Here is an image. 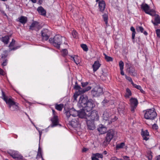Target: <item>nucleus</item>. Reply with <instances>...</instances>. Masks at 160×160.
Here are the masks:
<instances>
[{
  "label": "nucleus",
  "mask_w": 160,
  "mask_h": 160,
  "mask_svg": "<svg viewBox=\"0 0 160 160\" xmlns=\"http://www.w3.org/2000/svg\"><path fill=\"white\" fill-rule=\"evenodd\" d=\"M132 85L134 88H135L138 90H139L141 88V87L139 85H137L136 84H134V83H133Z\"/></svg>",
  "instance_id": "864d4df0"
},
{
  "label": "nucleus",
  "mask_w": 160,
  "mask_h": 160,
  "mask_svg": "<svg viewBox=\"0 0 160 160\" xmlns=\"http://www.w3.org/2000/svg\"><path fill=\"white\" fill-rule=\"evenodd\" d=\"M69 110L72 116L75 117L78 115V111L76 110L73 108L70 109Z\"/></svg>",
  "instance_id": "7c9ffc66"
},
{
  "label": "nucleus",
  "mask_w": 160,
  "mask_h": 160,
  "mask_svg": "<svg viewBox=\"0 0 160 160\" xmlns=\"http://www.w3.org/2000/svg\"><path fill=\"white\" fill-rule=\"evenodd\" d=\"M125 77L126 79L131 82L132 85L133 84V83H134L131 77L128 76L126 75H125Z\"/></svg>",
  "instance_id": "603ef678"
},
{
  "label": "nucleus",
  "mask_w": 160,
  "mask_h": 160,
  "mask_svg": "<svg viewBox=\"0 0 160 160\" xmlns=\"http://www.w3.org/2000/svg\"><path fill=\"white\" fill-rule=\"evenodd\" d=\"M37 158H41L42 160H44L42 158V155L41 151L40 150V147H39L38 148V152Z\"/></svg>",
  "instance_id": "f704fd0d"
},
{
  "label": "nucleus",
  "mask_w": 160,
  "mask_h": 160,
  "mask_svg": "<svg viewBox=\"0 0 160 160\" xmlns=\"http://www.w3.org/2000/svg\"><path fill=\"white\" fill-rule=\"evenodd\" d=\"M109 110H106L104 112L103 115L104 119L106 121L110 120L111 117L110 115H112L111 113H109Z\"/></svg>",
  "instance_id": "6ab92c4d"
},
{
  "label": "nucleus",
  "mask_w": 160,
  "mask_h": 160,
  "mask_svg": "<svg viewBox=\"0 0 160 160\" xmlns=\"http://www.w3.org/2000/svg\"><path fill=\"white\" fill-rule=\"evenodd\" d=\"M62 55L63 57H65L67 55L68 53V51L67 49H63L62 50Z\"/></svg>",
  "instance_id": "37998d69"
},
{
  "label": "nucleus",
  "mask_w": 160,
  "mask_h": 160,
  "mask_svg": "<svg viewBox=\"0 0 160 160\" xmlns=\"http://www.w3.org/2000/svg\"><path fill=\"white\" fill-rule=\"evenodd\" d=\"M123 158L124 159V160H129V158L127 156H124Z\"/></svg>",
  "instance_id": "774afa93"
},
{
  "label": "nucleus",
  "mask_w": 160,
  "mask_h": 160,
  "mask_svg": "<svg viewBox=\"0 0 160 160\" xmlns=\"http://www.w3.org/2000/svg\"><path fill=\"white\" fill-rule=\"evenodd\" d=\"M130 30L132 32V39H134L136 34L135 29L132 26L130 28Z\"/></svg>",
  "instance_id": "e433bc0d"
},
{
  "label": "nucleus",
  "mask_w": 160,
  "mask_h": 160,
  "mask_svg": "<svg viewBox=\"0 0 160 160\" xmlns=\"http://www.w3.org/2000/svg\"><path fill=\"white\" fill-rule=\"evenodd\" d=\"M88 128L90 130H93L95 128V127L94 121L88 119L86 120Z\"/></svg>",
  "instance_id": "dca6fc26"
},
{
  "label": "nucleus",
  "mask_w": 160,
  "mask_h": 160,
  "mask_svg": "<svg viewBox=\"0 0 160 160\" xmlns=\"http://www.w3.org/2000/svg\"><path fill=\"white\" fill-rule=\"evenodd\" d=\"M98 4L100 11L101 12L103 11L105 7V4L104 1L102 0L99 1Z\"/></svg>",
  "instance_id": "a878e982"
},
{
  "label": "nucleus",
  "mask_w": 160,
  "mask_h": 160,
  "mask_svg": "<svg viewBox=\"0 0 160 160\" xmlns=\"http://www.w3.org/2000/svg\"><path fill=\"white\" fill-rule=\"evenodd\" d=\"M37 11L38 13L44 16L46 15V12L45 9L42 6L39 7L37 8Z\"/></svg>",
  "instance_id": "393cba45"
},
{
  "label": "nucleus",
  "mask_w": 160,
  "mask_h": 160,
  "mask_svg": "<svg viewBox=\"0 0 160 160\" xmlns=\"http://www.w3.org/2000/svg\"><path fill=\"white\" fill-rule=\"evenodd\" d=\"M126 104L124 102H120L118 108V113L120 115H123L125 113V107Z\"/></svg>",
  "instance_id": "4468645a"
},
{
  "label": "nucleus",
  "mask_w": 160,
  "mask_h": 160,
  "mask_svg": "<svg viewBox=\"0 0 160 160\" xmlns=\"http://www.w3.org/2000/svg\"><path fill=\"white\" fill-rule=\"evenodd\" d=\"M81 47L83 50L85 51H87L88 50V48L87 46L85 44H82L81 45Z\"/></svg>",
  "instance_id": "a18cd8bd"
},
{
  "label": "nucleus",
  "mask_w": 160,
  "mask_h": 160,
  "mask_svg": "<svg viewBox=\"0 0 160 160\" xmlns=\"http://www.w3.org/2000/svg\"><path fill=\"white\" fill-rule=\"evenodd\" d=\"M127 70L131 75L135 76L136 75V73L135 71V69L133 66H128Z\"/></svg>",
  "instance_id": "5701e85b"
},
{
  "label": "nucleus",
  "mask_w": 160,
  "mask_h": 160,
  "mask_svg": "<svg viewBox=\"0 0 160 160\" xmlns=\"http://www.w3.org/2000/svg\"><path fill=\"white\" fill-rule=\"evenodd\" d=\"M119 65L120 67V69H123L124 63L122 61H120Z\"/></svg>",
  "instance_id": "3c124183"
},
{
  "label": "nucleus",
  "mask_w": 160,
  "mask_h": 160,
  "mask_svg": "<svg viewBox=\"0 0 160 160\" xmlns=\"http://www.w3.org/2000/svg\"><path fill=\"white\" fill-rule=\"evenodd\" d=\"M63 107V105L62 104H56L55 105V108L59 111H61Z\"/></svg>",
  "instance_id": "72a5a7b5"
},
{
  "label": "nucleus",
  "mask_w": 160,
  "mask_h": 160,
  "mask_svg": "<svg viewBox=\"0 0 160 160\" xmlns=\"http://www.w3.org/2000/svg\"><path fill=\"white\" fill-rule=\"evenodd\" d=\"M7 62L6 60L4 61L2 63V65L3 66H5L7 65Z\"/></svg>",
  "instance_id": "69168bd1"
},
{
  "label": "nucleus",
  "mask_w": 160,
  "mask_h": 160,
  "mask_svg": "<svg viewBox=\"0 0 160 160\" xmlns=\"http://www.w3.org/2000/svg\"><path fill=\"white\" fill-rule=\"evenodd\" d=\"M85 105L86 106L83 109H85V110L87 112L90 111L95 106L93 101L91 99L88 100Z\"/></svg>",
  "instance_id": "9b49d317"
},
{
  "label": "nucleus",
  "mask_w": 160,
  "mask_h": 160,
  "mask_svg": "<svg viewBox=\"0 0 160 160\" xmlns=\"http://www.w3.org/2000/svg\"><path fill=\"white\" fill-rule=\"evenodd\" d=\"M39 141L40 140L42 134V131H39Z\"/></svg>",
  "instance_id": "0e129e2a"
},
{
  "label": "nucleus",
  "mask_w": 160,
  "mask_h": 160,
  "mask_svg": "<svg viewBox=\"0 0 160 160\" xmlns=\"http://www.w3.org/2000/svg\"><path fill=\"white\" fill-rule=\"evenodd\" d=\"M9 39V38L8 36L3 37L1 39L2 41L6 44H7L8 43Z\"/></svg>",
  "instance_id": "c756f323"
},
{
  "label": "nucleus",
  "mask_w": 160,
  "mask_h": 160,
  "mask_svg": "<svg viewBox=\"0 0 160 160\" xmlns=\"http://www.w3.org/2000/svg\"><path fill=\"white\" fill-rule=\"evenodd\" d=\"M42 28L39 23L36 21L33 22L30 26L29 29L32 30L38 31Z\"/></svg>",
  "instance_id": "f8f14e48"
},
{
  "label": "nucleus",
  "mask_w": 160,
  "mask_h": 160,
  "mask_svg": "<svg viewBox=\"0 0 160 160\" xmlns=\"http://www.w3.org/2000/svg\"><path fill=\"white\" fill-rule=\"evenodd\" d=\"M2 97L3 100L8 105L9 108L12 111L17 110L18 108V103L6 96L4 92L2 91Z\"/></svg>",
  "instance_id": "f257e3e1"
},
{
  "label": "nucleus",
  "mask_w": 160,
  "mask_h": 160,
  "mask_svg": "<svg viewBox=\"0 0 160 160\" xmlns=\"http://www.w3.org/2000/svg\"><path fill=\"white\" fill-rule=\"evenodd\" d=\"M62 37L59 34L56 35L53 38L49 39L50 42L57 48H59L62 43Z\"/></svg>",
  "instance_id": "f03ea898"
},
{
  "label": "nucleus",
  "mask_w": 160,
  "mask_h": 160,
  "mask_svg": "<svg viewBox=\"0 0 160 160\" xmlns=\"http://www.w3.org/2000/svg\"><path fill=\"white\" fill-rule=\"evenodd\" d=\"M110 160H119V159L116 157H113Z\"/></svg>",
  "instance_id": "338daca9"
},
{
  "label": "nucleus",
  "mask_w": 160,
  "mask_h": 160,
  "mask_svg": "<svg viewBox=\"0 0 160 160\" xmlns=\"http://www.w3.org/2000/svg\"><path fill=\"white\" fill-rule=\"evenodd\" d=\"M69 56L70 57V59L73 61L76 64L78 65L79 64L81 61L79 59V57L78 56L71 55Z\"/></svg>",
  "instance_id": "aec40b11"
},
{
  "label": "nucleus",
  "mask_w": 160,
  "mask_h": 160,
  "mask_svg": "<svg viewBox=\"0 0 160 160\" xmlns=\"http://www.w3.org/2000/svg\"><path fill=\"white\" fill-rule=\"evenodd\" d=\"M41 33L43 40L47 41L49 38L50 35V31L48 29H43L41 31Z\"/></svg>",
  "instance_id": "6e6552de"
},
{
  "label": "nucleus",
  "mask_w": 160,
  "mask_h": 160,
  "mask_svg": "<svg viewBox=\"0 0 160 160\" xmlns=\"http://www.w3.org/2000/svg\"><path fill=\"white\" fill-rule=\"evenodd\" d=\"M157 115L154 108L147 109L144 113V118L147 119L153 120L155 118Z\"/></svg>",
  "instance_id": "7ed1b4c3"
},
{
  "label": "nucleus",
  "mask_w": 160,
  "mask_h": 160,
  "mask_svg": "<svg viewBox=\"0 0 160 160\" xmlns=\"http://www.w3.org/2000/svg\"><path fill=\"white\" fill-rule=\"evenodd\" d=\"M8 55V51H4L1 55L2 58H5Z\"/></svg>",
  "instance_id": "c03bdc74"
},
{
  "label": "nucleus",
  "mask_w": 160,
  "mask_h": 160,
  "mask_svg": "<svg viewBox=\"0 0 160 160\" xmlns=\"http://www.w3.org/2000/svg\"><path fill=\"white\" fill-rule=\"evenodd\" d=\"M15 41L14 39H12V42H10L8 46L10 51L16 50L19 48V47H14V45L15 44Z\"/></svg>",
  "instance_id": "b1692460"
},
{
  "label": "nucleus",
  "mask_w": 160,
  "mask_h": 160,
  "mask_svg": "<svg viewBox=\"0 0 160 160\" xmlns=\"http://www.w3.org/2000/svg\"><path fill=\"white\" fill-rule=\"evenodd\" d=\"M8 152L13 158L18 160L22 159L23 158V157L18 151L13 150H10Z\"/></svg>",
  "instance_id": "1a4fd4ad"
},
{
  "label": "nucleus",
  "mask_w": 160,
  "mask_h": 160,
  "mask_svg": "<svg viewBox=\"0 0 160 160\" xmlns=\"http://www.w3.org/2000/svg\"><path fill=\"white\" fill-rule=\"evenodd\" d=\"M103 55L104 56L105 59L107 62H110L113 61V58L111 57L108 56L105 53H104Z\"/></svg>",
  "instance_id": "4c0bfd02"
},
{
  "label": "nucleus",
  "mask_w": 160,
  "mask_h": 160,
  "mask_svg": "<svg viewBox=\"0 0 160 160\" xmlns=\"http://www.w3.org/2000/svg\"><path fill=\"white\" fill-rule=\"evenodd\" d=\"M156 32L157 37L160 38V29H156Z\"/></svg>",
  "instance_id": "5fc2aeb1"
},
{
  "label": "nucleus",
  "mask_w": 160,
  "mask_h": 160,
  "mask_svg": "<svg viewBox=\"0 0 160 160\" xmlns=\"http://www.w3.org/2000/svg\"><path fill=\"white\" fill-rule=\"evenodd\" d=\"M101 64L98 61L94 62V64L92 66L93 71L94 72L96 71L100 67Z\"/></svg>",
  "instance_id": "4be33fe9"
},
{
  "label": "nucleus",
  "mask_w": 160,
  "mask_h": 160,
  "mask_svg": "<svg viewBox=\"0 0 160 160\" xmlns=\"http://www.w3.org/2000/svg\"><path fill=\"white\" fill-rule=\"evenodd\" d=\"M146 157L148 160H152V156L151 154V152H149L146 155Z\"/></svg>",
  "instance_id": "a19ab883"
},
{
  "label": "nucleus",
  "mask_w": 160,
  "mask_h": 160,
  "mask_svg": "<svg viewBox=\"0 0 160 160\" xmlns=\"http://www.w3.org/2000/svg\"><path fill=\"white\" fill-rule=\"evenodd\" d=\"M106 130L107 129L106 127L102 125H100L98 128V131L101 134H103L105 133Z\"/></svg>",
  "instance_id": "c85d7f7f"
},
{
  "label": "nucleus",
  "mask_w": 160,
  "mask_h": 160,
  "mask_svg": "<svg viewBox=\"0 0 160 160\" xmlns=\"http://www.w3.org/2000/svg\"><path fill=\"white\" fill-rule=\"evenodd\" d=\"M125 145L124 143V142H122L119 144H118L116 145V148H123Z\"/></svg>",
  "instance_id": "79ce46f5"
},
{
  "label": "nucleus",
  "mask_w": 160,
  "mask_h": 160,
  "mask_svg": "<svg viewBox=\"0 0 160 160\" xmlns=\"http://www.w3.org/2000/svg\"><path fill=\"white\" fill-rule=\"evenodd\" d=\"M72 33L73 38H77L78 37V33L75 30H73Z\"/></svg>",
  "instance_id": "49530a36"
},
{
  "label": "nucleus",
  "mask_w": 160,
  "mask_h": 160,
  "mask_svg": "<svg viewBox=\"0 0 160 160\" xmlns=\"http://www.w3.org/2000/svg\"><path fill=\"white\" fill-rule=\"evenodd\" d=\"M0 74L2 75H4L5 74V73L3 70L0 68Z\"/></svg>",
  "instance_id": "680f3d73"
},
{
  "label": "nucleus",
  "mask_w": 160,
  "mask_h": 160,
  "mask_svg": "<svg viewBox=\"0 0 160 160\" xmlns=\"http://www.w3.org/2000/svg\"><path fill=\"white\" fill-rule=\"evenodd\" d=\"M141 135L143 139L146 141H147L149 138V133L147 130L144 131L142 130L141 132Z\"/></svg>",
  "instance_id": "a211bd4d"
},
{
  "label": "nucleus",
  "mask_w": 160,
  "mask_h": 160,
  "mask_svg": "<svg viewBox=\"0 0 160 160\" xmlns=\"http://www.w3.org/2000/svg\"><path fill=\"white\" fill-rule=\"evenodd\" d=\"M154 16L155 17L154 20V21L152 20V22L154 25H157L160 24V17L159 15L155 13Z\"/></svg>",
  "instance_id": "412c9836"
},
{
  "label": "nucleus",
  "mask_w": 160,
  "mask_h": 160,
  "mask_svg": "<svg viewBox=\"0 0 160 160\" xmlns=\"http://www.w3.org/2000/svg\"><path fill=\"white\" fill-rule=\"evenodd\" d=\"M137 107V106H131V110L132 112H134L136 108Z\"/></svg>",
  "instance_id": "13d9d810"
},
{
  "label": "nucleus",
  "mask_w": 160,
  "mask_h": 160,
  "mask_svg": "<svg viewBox=\"0 0 160 160\" xmlns=\"http://www.w3.org/2000/svg\"><path fill=\"white\" fill-rule=\"evenodd\" d=\"M95 157H96L98 158H102L103 155L101 153H97L95 154H92Z\"/></svg>",
  "instance_id": "ea45409f"
},
{
  "label": "nucleus",
  "mask_w": 160,
  "mask_h": 160,
  "mask_svg": "<svg viewBox=\"0 0 160 160\" xmlns=\"http://www.w3.org/2000/svg\"><path fill=\"white\" fill-rule=\"evenodd\" d=\"M88 97L86 95L80 96L78 101V105L80 108H82V109L86 106L85 104L88 102Z\"/></svg>",
  "instance_id": "39448f33"
},
{
  "label": "nucleus",
  "mask_w": 160,
  "mask_h": 160,
  "mask_svg": "<svg viewBox=\"0 0 160 160\" xmlns=\"http://www.w3.org/2000/svg\"><path fill=\"white\" fill-rule=\"evenodd\" d=\"M88 150V148H84L82 150V152H86Z\"/></svg>",
  "instance_id": "e2e57ef3"
},
{
  "label": "nucleus",
  "mask_w": 160,
  "mask_h": 160,
  "mask_svg": "<svg viewBox=\"0 0 160 160\" xmlns=\"http://www.w3.org/2000/svg\"><path fill=\"white\" fill-rule=\"evenodd\" d=\"M74 88L76 90H78L79 91V94L82 93V90L80 86L78 85L77 82L75 83V85L74 87Z\"/></svg>",
  "instance_id": "2f4dec72"
},
{
  "label": "nucleus",
  "mask_w": 160,
  "mask_h": 160,
  "mask_svg": "<svg viewBox=\"0 0 160 160\" xmlns=\"http://www.w3.org/2000/svg\"><path fill=\"white\" fill-rule=\"evenodd\" d=\"M141 8L147 14L151 16H153L155 13V11L153 9H150V7L146 3H142L141 4Z\"/></svg>",
  "instance_id": "20e7f679"
},
{
  "label": "nucleus",
  "mask_w": 160,
  "mask_h": 160,
  "mask_svg": "<svg viewBox=\"0 0 160 160\" xmlns=\"http://www.w3.org/2000/svg\"><path fill=\"white\" fill-rule=\"evenodd\" d=\"M82 109L83 110L78 111V115L77 116H78L79 118H85L86 119V120H87L88 114L86 113V112H87V111L85 110V109Z\"/></svg>",
  "instance_id": "f3484780"
},
{
  "label": "nucleus",
  "mask_w": 160,
  "mask_h": 160,
  "mask_svg": "<svg viewBox=\"0 0 160 160\" xmlns=\"http://www.w3.org/2000/svg\"><path fill=\"white\" fill-rule=\"evenodd\" d=\"M132 93L131 90L128 88L126 89V92L125 93V97L126 98H129L130 96H131Z\"/></svg>",
  "instance_id": "c9c22d12"
},
{
  "label": "nucleus",
  "mask_w": 160,
  "mask_h": 160,
  "mask_svg": "<svg viewBox=\"0 0 160 160\" xmlns=\"http://www.w3.org/2000/svg\"><path fill=\"white\" fill-rule=\"evenodd\" d=\"M88 83H89L88 82H82L81 83L82 86L83 87H84L85 86H87L88 85Z\"/></svg>",
  "instance_id": "6e6d98bb"
},
{
  "label": "nucleus",
  "mask_w": 160,
  "mask_h": 160,
  "mask_svg": "<svg viewBox=\"0 0 160 160\" xmlns=\"http://www.w3.org/2000/svg\"><path fill=\"white\" fill-rule=\"evenodd\" d=\"M110 116L111 117V119L109 121H111V122L115 121L118 119V118L114 115H110Z\"/></svg>",
  "instance_id": "58836bf2"
},
{
  "label": "nucleus",
  "mask_w": 160,
  "mask_h": 160,
  "mask_svg": "<svg viewBox=\"0 0 160 160\" xmlns=\"http://www.w3.org/2000/svg\"><path fill=\"white\" fill-rule=\"evenodd\" d=\"M99 117L98 116V112L95 110L92 111L90 113H89L87 116V120L90 119L91 120L94 121L98 119Z\"/></svg>",
  "instance_id": "0eeeda50"
},
{
  "label": "nucleus",
  "mask_w": 160,
  "mask_h": 160,
  "mask_svg": "<svg viewBox=\"0 0 160 160\" xmlns=\"http://www.w3.org/2000/svg\"><path fill=\"white\" fill-rule=\"evenodd\" d=\"M65 113L68 119H69V118L71 116H72L69 110L68 111H66L65 112Z\"/></svg>",
  "instance_id": "8fccbe9b"
},
{
  "label": "nucleus",
  "mask_w": 160,
  "mask_h": 160,
  "mask_svg": "<svg viewBox=\"0 0 160 160\" xmlns=\"http://www.w3.org/2000/svg\"><path fill=\"white\" fill-rule=\"evenodd\" d=\"M114 134V132L112 130H111L108 132L105 138V140L104 141V142L106 143L107 144H109V142L112 139Z\"/></svg>",
  "instance_id": "9d476101"
},
{
  "label": "nucleus",
  "mask_w": 160,
  "mask_h": 160,
  "mask_svg": "<svg viewBox=\"0 0 160 160\" xmlns=\"http://www.w3.org/2000/svg\"><path fill=\"white\" fill-rule=\"evenodd\" d=\"M78 94L77 93H76V92L74 95L73 97L74 100V101L77 100V98L78 97Z\"/></svg>",
  "instance_id": "bf43d9fd"
},
{
  "label": "nucleus",
  "mask_w": 160,
  "mask_h": 160,
  "mask_svg": "<svg viewBox=\"0 0 160 160\" xmlns=\"http://www.w3.org/2000/svg\"><path fill=\"white\" fill-rule=\"evenodd\" d=\"M130 106H137L138 102L136 98H132L130 99Z\"/></svg>",
  "instance_id": "bb28decb"
},
{
  "label": "nucleus",
  "mask_w": 160,
  "mask_h": 160,
  "mask_svg": "<svg viewBox=\"0 0 160 160\" xmlns=\"http://www.w3.org/2000/svg\"><path fill=\"white\" fill-rule=\"evenodd\" d=\"M137 30L138 32H140L142 33L143 32L144 29L142 26H139L137 27Z\"/></svg>",
  "instance_id": "09e8293b"
},
{
  "label": "nucleus",
  "mask_w": 160,
  "mask_h": 160,
  "mask_svg": "<svg viewBox=\"0 0 160 160\" xmlns=\"http://www.w3.org/2000/svg\"><path fill=\"white\" fill-rule=\"evenodd\" d=\"M92 160H99V159L95 157L92 154V156L91 157Z\"/></svg>",
  "instance_id": "052dcab7"
},
{
  "label": "nucleus",
  "mask_w": 160,
  "mask_h": 160,
  "mask_svg": "<svg viewBox=\"0 0 160 160\" xmlns=\"http://www.w3.org/2000/svg\"><path fill=\"white\" fill-rule=\"evenodd\" d=\"M18 21H19L21 23L23 24H24L26 23L27 21V17L23 16H22L18 18Z\"/></svg>",
  "instance_id": "cd10ccee"
},
{
  "label": "nucleus",
  "mask_w": 160,
  "mask_h": 160,
  "mask_svg": "<svg viewBox=\"0 0 160 160\" xmlns=\"http://www.w3.org/2000/svg\"><path fill=\"white\" fill-rule=\"evenodd\" d=\"M152 128L153 129L157 130L158 128V127L157 124H154L152 126Z\"/></svg>",
  "instance_id": "4d7b16f0"
},
{
  "label": "nucleus",
  "mask_w": 160,
  "mask_h": 160,
  "mask_svg": "<svg viewBox=\"0 0 160 160\" xmlns=\"http://www.w3.org/2000/svg\"><path fill=\"white\" fill-rule=\"evenodd\" d=\"M80 122L78 118L73 119L72 120L70 121L69 124L73 128H77L80 126Z\"/></svg>",
  "instance_id": "ddd939ff"
},
{
  "label": "nucleus",
  "mask_w": 160,
  "mask_h": 160,
  "mask_svg": "<svg viewBox=\"0 0 160 160\" xmlns=\"http://www.w3.org/2000/svg\"><path fill=\"white\" fill-rule=\"evenodd\" d=\"M51 120L52 122V124L48 127L52 128L56 127L58 124V119L57 116H54L53 117L51 118Z\"/></svg>",
  "instance_id": "2eb2a0df"
},
{
  "label": "nucleus",
  "mask_w": 160,
  "mask_h": 160,
  "mask_svg": "<svg viewBox=\"0 0 160 160\" xmlns=\"http://www.w3.org/2000/svg\"><path fill=\"white\" fill-rule=\"evenodd\" d=\"M91 88V87L88 86L84 89H83L82 90V93H84L85 92L90 90Z\"/></svg>",
  "instance_id": "de8ad7c7"
},
{
  "label": "nucleus",
  "mask_w": 160,
  "mask_h": 160,
  "mask_svg": "<svg viewBox=\"0 0 160 160\" xmlns=\"http://www.w3.org/2000/svg\"><path fill=\"white\" fill-rule=\"evenodd\" d=\"M102 18L104 21L105 22L106 25L107 26L108 24V14L105 13L102 15Z\"/></svg>",
  "instance_id": "473e14b6"
},
{
  "label": "nucleus",
  "mask_w": 160,
  "mask_h": 160,
  "mask_svg": "<svg viewBox=\"0 0 160 160\" xmlns=\"http://www.w3.org/2000/svg\"><path fill=\"white\" fill-rule=\"evenodd\" d=\"M91 94L93 97H98L102 94V89L99 86H96L92 89Z\"/></svg>",
  "instance_id": "423d86ee"
}]
</instances>
